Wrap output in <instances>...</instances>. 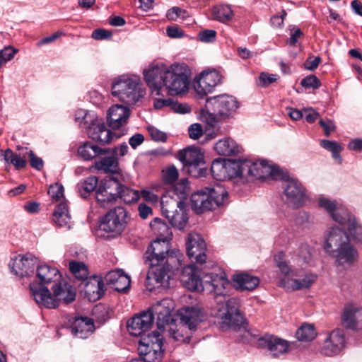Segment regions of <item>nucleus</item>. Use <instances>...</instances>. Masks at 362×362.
I'll use <instances>...</instances> for the list:
<instances>
[{"label":"nucleus","mask_w":362,"mask_h":362,"mask_svg":"<svg viewBox=\"0 0 362 362\" xmlns=\"http://www.w3.org/2000/svg\"><path fill=\"white\" fill-rule=\"evenodd\" d=\"M53 295L47 287L30 285V291L36 303L41 307L55 308L59 303L69 304L76 298V289L71 285L59 282L54 285Z\"/></svg>","instance_id":"5"},{"label":"nucleus","mask_w":362,"mask_h":362,"mask_svg":"<svg viewBox=\"0 0 362 362\" xmlns=\"http://www.w3.org/2000/svg\"><path fill=\"white\" fill-rule=\"evenodd\" d=\"M35 276L38 285L35 283H30L35 284L37 288L43 287V284H49L51 282H56L61 278L59 271L54 267H51L48 264H40L38 262L35 269Z\"/></svg>","instance_id":"25"},{"label":"nucleus","mask_w":362,"mask_h":362,"mask_svg":"<svg viewBox=\"0 0 362 362\" xmlns=\"http://www.w3.org/2000/svg\"><path fill=\"white\" fill-rule=\"evenodd\" d=\"M221 81V76L216 71H208L201 73L199 80L194 83V90L201 97L212 92Z\"/></svg>","instance_id":"20"},{"label":"nucleus","mask_w":362,"mask_h":362,"mask_svg":"<svg viewBox=\"0 0 362 362\" xmlns=\"http://www.w3.org/2000/svg\"><path fill=\"white\" fill-rule=\"evenodd\" d=\"M153 313L148 310L134 316L127 322L129 334L133 336H146L145 333L153 326Z\"/></svg>","instance_id":"19"},{"label":"nucleus","mask_w":362,"mask_h":362,"mask_svg":"<svg viewBox=\"0 0 362 362\" xmlns=\"http://www.w3.org/2000/svg\"><path fill=\"white\" fill-rule=\"evenodd\" d=\"M318 205L325 209L337 223L344 225L350 220V212L340 202L327 197H320Z\"/></svg>","instance_id":"13"},{"label":"nucleus","mask_w":362,"mask_h":362,"mask_svg":"<svg viewBox=\"0 0 362 362\" xmlns=\"http://www.w3.org/2000/svg\"><path fill=\"white\" fill-rule=\"evenodd\" d=\"M53 221L59 227L71 228V216L66 202L59 203L53 212Z\"/></svg>","instance_id":"34"},{"label":"nucleus","mask_w":362,"mask_h":362,"mask_svg":"<svg viewBox=\"0 0 362 362\" xmlns=\"http://www.w3.org/2000/svg\"><path fill=\"white\" fill-rule=\"evenodd\" d=\"M190 69L184 63H174L168 66L163 87L168 95H178L189 88Z\"/></svg>","instance_id":"8"},{"label":"nucleus","mask_w":362,"mask_h":362,"mask_svg":"<svg viewBox=\"0 0 362 362\" xmlns=\"http://www.w3.org/2000/svg\"><path fill=\"white\" fill-rule=\"evenodd\" d=\"M239 106L236 98L228 94L211 97L206 100V110L202 111L201 118L209 126L215 127L218 124V118L233 117Z\"/></svg>","instance_id":"4"},{"label":"nucleus","mask_w":362,"mask_h":362,"mask_svg":"<svg viewBox=\"0 0 362 362\" xmlns=\"http://www.w3.org/2000/svg\"><path fill=\"white\" fill-rule=\"evenodd\" d=\"M180 278L182 283L188 290L199 292L204 291L203 277L199 276L197 267L194 264H189L185 267Z\"/></svg>","instance_id":"23"},{"label":"nucleus","mask_w":362,"mask_h":362,"mask_svg":"<svg viewBox=\"0 0 362 362\" xmlns=\"http://www.w3.org/2000/svg\"><path fill=\"white\" fill-rule=\"evenodd\" d=\"M106 283L119 292L129 290L131 284L130 277L122 269L109 272L105 276Z\"/></svg>","instance_id":"27"},{"label":"nucleus","mask_w":362,"mask_h":362,"mask_svg":"<svg viewBox=\"0 0 362 362\" xmlns=\"http://www.w3.org/2000/svg\"><path fill=\"white\" fill-rule=\"evenodd\" d=\"M342 322L348 329H362V308L353 304L346 305L344 310Z\"/></svg>","instance_id":"26"},{"label":"nucleus","mask_w":362,"mask_h":362,"mask_svg":"<svg viewBox=\"0 0 362 362\" xmlns=\"http://www.w3.org/2000/svg\"><path fill=\"white\" fill-rule=\"evenodd\" d=\"M203 282L204 291L214 294L217 304V315L222 320L223 324L228 327L241 325L243 317L240 311V300L228 297L230 283L225 273L205 274L203 276Z\"/></svg>","instance_id":"1"},{"label":"nucleus","mask_w":362,"mask_h":362,"mask_svg":"<svg viewBox=\"0 0 362 362\" xmlns=\"http://www.w3.org/2000/svg\"><path fill=\"white\" fill-rule=\"evenodd\" d=\"M188 132L191 139H198L203 134V129L200 124L194 123L189 126Z\"/></svg>","instance_id":"64"},{"label":"nucleus","mask_w":362,"mask_h":362,"mask_svg":"<svg viewBox=\"0 0 362 362\" xmlns=\"http://www.w3.org/2000/svg\"><path fill=\"white\" fill-rule=\"evenodd\" d=\"M233 286L238 291H252L259 284V280L255 276L246 273L235 274L233 277Z\"/></svg>","instance_id":"32"},{"label":"nucleus","mask_w":362,"mask_h":362,"mask_svg":"<svg viewBox=\"0 0 362 362\" xmlns=\"http://www.w3.org/2000/svg\"><path fill=\"white\" fill-rule=\"evenodd\" d=\"M226 180L240 177L248 180L250 178L264 180L269 177L278 179L281 170L276 166L269 165L266 160L252 161L250 160H227Z\"/></svg>","instance_id":"3"},{"label":"nucleus","mask_w":362,"mask_h":362,"mask_svg":"<svg viewBox=\"0 0 362 362\" xmlns=\"http://www.w3.org/2000/svg\"><path fill=\"white\" fill-rule=\"evenodd\" d=\"M316 276L312 274H307L302 279H282L279 285L286 290L297 291L309 288L315 281Z\"/></svg>","instance_id":"33"},{"label":"nucleus","mask_w":362,"mask_h":362,"mask_svg":"<svg viewBox=\"0 0 362 362\" xmlns=\"http://www.w3.org/2000/svg\"><path fill=\"white\" fill-rule=\"evenodd\" d=\"M214 148L219 155L228 156L237 155L241 151V147L230 138L219 140Z\"/></svg>","instance_id":"36"},{"label":"nucleus","mask_w":362,"mask_h":362,"mask_svg":"<svg viewBox=\"0 0 362 362\" xmlns=\"http://www.w3.org/2000/svg\"><path fill=\"white\" fill-rule=\"evenodd\" d=\"M320 146L325 150L332 153V158L339 164L342 163V158L340 153L344 150V147L335 141L321 140Z\"/></svg>","instance_id":"44"},{"label":"nucleus","mask_w":362,"mask_h":362,"mask_svg":"<svg viewBox=\"0 0 362 362\" xmlns=\"http://www.w3.org/2000/svg\"><path fill=\"white\" fill-rule=\"evenodd\" d=\"M105 154H112L117 159L118 157L124 156L128 151V146L127 144L123 143L119 146L114 148H105Z\"/></svg>","instance_id":"59"},{"label":"nucleus","mask_w":362,"mask_h":362,"mask_svg":"<svg viewBox=\"0 0 362 362\" xmlns=\"http://www.w3.org/2000/svg\"><path fill=\"white\" fill-rule=\"evenodd\" d=\"M300 84L302 86L308 88L316 89L321 86V83L315 75H309L302 79Z\"/></svg>","instance_id":"60"},{"label":"nucleus","mask_w":362,"mask_h":362,"mask_svg":"<svg viewBox=\"0 0 362 362\" xmlns=\"http://www.w3.org/2000/svg\"><path fill=\"white\" fill-rule=\"evenodd\" d=\"M163 341L162 342H156L153 345V349L151 351H148L146 346H142L141 347H138V351L141 356H142V359L146 362H160L163 357Z\"/></svg>","instance_id":"37"},{"label":"nucleus","mask_w":362,"mask_h":362,"mask_svg":"<svg viewBox=\"0 0 362 362\" xmlns=\"http://www.w3.org/2000/svg\"><path fill=\"white\" fill-rule=\"evenodd\" d=\"M187 254L189 257L196 262L203 264L206 262V255L205 254L206 245L198 233H189L186 242Z\"/></svg>","instance_id":"16"},{"label":"nucleus","mask_w":362,"mask_h":362,"mask_svg":"<svg viewBox=\"0 0 362 362\" xmlns=\"http://www.w3.org/2000/svg\"><path fill=\"white\" fill-rule=\"evenodd\" d=\"M296 335L299 341H310L315 339L317 333L313 325L304 324L297 330Z\"/></svg>","instance_id":"49"},{"label":"nucleus","mask_w":362,"mask_h":362,"mask_svg":"<svg viewBox=\"0 0 362 362\" xmlns=\"http://www.w3.org/2000/svg\"><path fill=\"white\" fill-rule=\"evenodd\" d=\"M156 342H162V338L159 331H153L151 334H148L146 336L142 337L139 341V347L144 346L148 348L146 352L153 349V345Z\"/></svg>","instance_id":"53"},{"label":"nucleus","mask_w":362,"mask_h":362,"mask_svg":"<svg viewBox=\"0 0 362 362\" xmlns=\"http://www.w3.org/2000/svg\"><path fill=\"white\" fill-rule=\"evenodd\" d=\"M169 250V242L161 238L154 240L144 255V263L148 267L145 285L151 291L161 286H169L173 260V257L168 255Z\"/></svg>","instance_id":"2"},{"label":"nucleus","mask_w":362,"mask_h":362,"mask_svg":"<svg viewBox=\"0 0 362 362\" xmlns=\"http://www.w3.org/2000/svg\"><path fill=\"white\" fill-rule=\"evenodd\" d=\"M128 223V214L126 209L117 206L108 212L100 221V230L115 238L119 235L126 228Z\"/></svg>","instance_id":"10"},{"label":"nucleus","mask_w":362,"mask_h":362,"mask_svg":"<svg viewBox=\"0 0 362 362\" xmlns=\"http://www.w3.org/2000/svg\"><path fill=\"white\" fill-rule=\"evenodd\" d=\"M48 194L52 199L57 201L64 197V187L59 183L52 185L49 187Z\"/></svg>","instance_id":"62"},{"label":"nucleus","mask_w":362,"mask_h":362,"mask_svg":"<svg viewBox=\"0 0 362 362\" xmlns=\"http://www.w3.org/2000/svg\"><path fill=\"white\" fill-rule=\"evenodd\" d=\"M83 291L89 301L95 302L99 300L105 291L102 278L94 276L85 283Z\"/></svg>","instance_id":"29"},{"label":"nucleus","mask_w":362,"mask_h":362,"mask_svg":"<svg viewBox=\"0 0 362 362\" xmlns=\"http://www.w3.org/2000/svg\"><path fill=\"white\" fill-rule=\"evenodd\" d=\"M348 243L349 238L346 233L339 227H332L326 237L324 248L332 255Z\"/></svg>","instance_id":"24"},{"label":"nucleus","mask_w":362,"mask_h":362,"mask_svg":"<svg viewBox=\"0 0 362 362\" xmlns=\"http://www.w3.org/2000/svg\"><path fill=\"white\" fill-rule=\"evenodd\" d=\"M161 210L163 214L166 217L181 206H185V203H182L180 200L165 192L160 200Z\"/></svg>","instance_id":"39"},{"label":"nucleus","mask_w":362,"mask_h":362,"mask_svg":"<svg viewBox=\"0 0 362 362\" xmlns=\"http://www.w3.org/2000/svg\"><path fill=\"white\" fill-rule=\"evenodd\" d=\"M185 206H181L165 217L172 226L182 230L185 228L188 216L185 209Z\"/></svg>","instance_id":"40"},{"label":"nucleus","mask_w":362,"mask_h":362,"mask_svg":"<svg viewBox=\"0 0 362 362\" xmlns=\"http://www.w3.org/2000/svg\"><path fill=\"white\" fill-rule=\"evenodd\" d=\"M166 16L170 21H177L179 18L184 20L189 17V13L185 9L174 6L168 11Z\"/></svg>","instance_id":"56"},{"label":"nucleus","mask_w":362,"mask_h":362,"mask_svg":"<svg viewBox=\"0 0 362 362\" xmlns=\"http://www.w3.org/2000/svg\"><path fill=\"white\" fill-rule=\"evenodd\" d=\"M177 158L183 164V170L194 177L206 175L207 170L203 167L204 155L200 149L189 147L178 152Z\"/></svg>","instance_id":"11"},{"label":"nucleus","mask_w":362,"mask_h":362,"mask_svg":"<svg viewBox=\"0 0 362 362\" xmlns=\"http://www.w3.org/2000/svg\"><path fill=\"white\" fill-rule=\"evenodd\" d=\"M211 173L216 180L223 181L226 180L227 176V160L216 159L211 166Z\"/></svg>","instance_id":"43"},{"label":"nucleus","mask_w":362,"mask_h":362,"mask_svg":"<svg viewBox=\"0 0 362 362\" xmlns=\"http://www.w3.org/2000/svg\"><path fill=\"white\" fill-rule=\"evenodd\" d=\"M86 133L89 138L102 145L110 144L114 136L103 119L98 117L86 127Z\"/></svg>","instance_id":"18"},{"label":"nucleus","mask_w":362,"mask_h":362,"mask_svg":"<svg viewBox=\"0 0 362 362\" xmlns=\"http://www.w3.org/2000/svg\"><path fill=\"white\" fill-rule=\"evenodd\" d=\"M228 192L220 185L194 193L191 197L192 208L197 214L216 209L224 204Z\"/></svg>","instance_id":"7"},{"label":"nucleus","mask_w":362,"mask_h":362,"mask_svg":"<svg viewBox=\"0 0 362 362\" xmlns=\"http://www.w3.org/2000/svg\"><path fill=\"white\" fill-rule=\"evenodd\" d=\"M95 168L105 173L115 174L119 170L117 158L112 154L101 158L95 163Z\"/></svg>","instance_id":"38"},{"label":"nucleus","mask_w":362,"mask_h":362,"mask_svg":"<svg viewBox=\"0 0 362 362\" xmlns=\"http://www.w3.org/2000/svg\"><path fill=\"white\" fill-rule=\"evenodd\" d=\"M118 198L122 199L125 203L130 204L136 202L139 199V192L122 183V187L120 188Z\"/></svg>","instance_id":"52"},{"label":"nucleus","mask_w":362,"mask_h":362,"mask_svg":"<svg viewBox=\"0 0 362 362\" xmlns=\"http://www.w3.org/2000/svg\"><path fill=\"white\" fill-rule=\"evenodd\" d=\"M258 341V346L267 349L274 357H278L289 350L288 341L276 336L266 334L260 337Z\"/></svg>","instance_id":"21"},{"label":"nucleus","mask_w":362,"mask_h":362,"mask_svg":"<svg viewBox=\"0 0 362 362\" xmlns=\"http://www.w3.org/2000/svg\"><path fill=\"white\" fill-rule=\"evenodd\" d=\"M211 12L214 19L223 23L230 21L233 17V12L228 5L216 6Z\"/></svg>","instance_id":"45"},{"label":"nucleus","mask_w":362,"mask_h":362,"mask_svg":"<svg viewBox=\"0 0 362 362\" xmlns=\"http://www.w3.org/2000/svg\"><path fill=\"white\" fill-rule=\"evenodd\" d=\"M216 32L214 30L206 29L199 33L197 38L202 42H212L216 40Z\"/></svg>","instance_id":"61"},{"label":"nucleus","mask_w":362,"mask_h":362,"mask_svg":"<svg viewBox=\"0 0 362 362\" xmlns=\"http://www.w3.org/2000/svg\"><path fill=\"white\" fill-rule=\"evenodd\" d=\"M151 228L153 231L162 237L167 238L171 234L170 229L161 218H155L150 223Z\"/></svg>","instance_id":"50"},{"label":"nucleus","mask_w":362,"mask_h":362,"mask_svg":"<svg viewBox=\"0 0 362 362\" xmlns=\"http://www.w3.org/2000/svg\"><path fill=\"white\" fill-rule=\"evenodd\" d=\"M305 198V189L300 182L292 180L286 184L283 199L288 206L299 208L303 206Z\"/></svg>","instance_id":"15"},{"label":"nucleus","mask_w":362,"mask_h":362,"mask_svg":"<svg viewBox=\"0 0 362 362\" xmlns=\"http://www.w3.org/2000/svg\"><path fill=\"white\" fill-rule=\"evenodd\" d=\"M332 255L336 257L337 264L341 266H351L357 261L358 257L357 250L350 244V242Z\"/></svg>","instance_id":"30"},{"label":"nucleus","mask_w":362,"mask_h":362,"mask_svg":"<svg viewBox=\"0 0 362 362\" xmlns=\"http://www.w3.org/2000/svg\"><path fill=\"white\" fill-rule=\"evenodd\" d=\"M104 189L105 188L100 184L95 194L97 202L103 206H105V204L112 203L117 199V198H115V194L109 192L108 190L106 191V189Z\"/></svg>","instance_id":"54"},{"label":"nucleus","mask_w":362,"mask_h":362,"mask_svg":"<svg viewBox=\"0 0 362 362\" xmlns=\"http://www.w3.org/2000/svg\"><path fill=\"white\" fill-rule=\"evenodd\" d=\"M119 175L117 176H111L106 179H104L100 183L104 189L106 191H109L112 194H115V198H118V194L119 193L120 188L122 187V182L119 180Z\"/></svg>","instance_id":"47"},{"label":"nucleus","mask_w":362,"mask_h":362,"mask_svg":"<svg viewBox=\"0 0 362 362\" xmlns=\"http://www.w3.org/2000/svg\"><path fill=\"white\" fill-rule=\"evenodd\" d=\"M168 66L163 63L153 64L144 71L145 80L148 86L153 91H156L157 95H160V91L163 88L165 75Z\"/></svg>","instance_id":"14"},{"label":"nucleus","mask_w":362,"mask_h":362,"mask_svg":"<svg viewBox=\"0 0 362 362\" xmlns=\"http://www.w3.org/2000/svg\"><path fill=\"white\" fill-rule=\"evenodd\" d=\"M94 325L87 317L76 318L71 326V333L76 337L86 339L93 332Z\"/></svg>","instance_id":"31"},{"label":"nucleus","mask_w":362,"mask_h":362,"mask_svg":"<svg viewBox=\"0 0 362 362\" xmlns=\"http://www.w3.org/2000/svg\"><path fill=\"white\" fill-rule=\"evenodd\" d=\"M276 266L280 272L285 276H300L301 275L295 269H291L288 264L283 259V255L279 254L275 257Z\"/></svg>","instance_id":"55"},{"label":"nucleus","mask_w":362,"mask_h":362,"mask_svg":"<svg viewBox=\"0 0 362 362\" xmlns=\"http://www.w3.org/2000/svg\"><path fill=\"white\" fill-rule=\"evenodd\" d=\"M175 304L173 300L165 298L155 303L149 312L153 313V317L157 316V327L159 329L164 328L165 325H168L173 320L171 313L173 310Z\"/></svg>","instance_id":"17"},{"label":"nucleus","mask_w":362,"mask_h":362,"mask_svg":"<svg viewBox=\"0 0 362 362\" xmlns=\"http://www.w3.org/2000/svg\"><path fill=\"white\" fill-rule=\"evenodd\" d=\"M17 50L11 46H8L3 49L0 50V66L4 63L10 61L14 57Z\"/></svg>","instance_id":"58"},{"label":"nucleus","mask_w":362,"mask_h":362,"mask_svg":"<svg viewBox=\"0 0 362 362\" xmlns=\"http://www.w3.org/2000/svg\"><path fill=\"white\" fill-rule=\"evenodd\" d=\"M345 346V336L344 332L340 329L332 331L326 338L321 353L327 356L337 355Z\"/></svg>","instance_id":"22"},{"label":"nucleus","mask_w":362,"mask_h":362,"mask_svg":"<svg viewBox=\"0 0 362 362\" xmlns=\"http://www.w3.org/2000/svg\"><path fill=\"white\" fill-rule=\"evenodd\" d=\"M69 271L75 279L81 281H85L89 276L88 266L78 261L72 260L69 263Z\"/></svg>","instance_id":"42"},{"label":"nucleus","mask_w":362,"mask_h":362,"mask_svg":"<svg viewBox=\"0 0 362 362\" xmlns=\"http://www.w3.org/2000/svg\"><path fill=\"white\" fill-rule=\"evenodd\" d=\"M141 80L137 76L122 75L112 85V94L120 101L132 105L144 97L145 91L141 88Z\"/></svg>","instance_id":"6"},{"label":"nucleus","mask_w":362,"mask_h":362,"mask_svg":"<svg viewBox=\"0 0 362 362\" xmlns=\"http://www.w3.org/2000/svg\"><path fill=\"white\" fill-rule=\"evenodd\" d=\"M180 315L183 325L177 329L170 327V337L178 342H189L190 337L189 334H184L183 327L186 326L189 330H195L198 324L204 320V312L199 307H186L180 310Z\"/></svg>","instance_id":"9"},{"label":"nucleus","mask_w":362,"mask_h":362,"mask_svg":"<svg viewBox=\"0 0 362 362\" xmlns=\"http://www.w3.org/2000/svg\"><path fill=\"white\" fill-rule=\"evenodd\" d=\"M96 117L97 116L94 112L80 109L76 112L74 119L81 127L86 129V127L91 124Z\"/></svg>","instance_id":"48"},{"label":"nucleus","mask_w":362,"mask_h":362,"mask_svg":"<svg viewBox=\"0 0 362 362\" xmlns=\"http://www.w3.org/2000/svg\"><path fill=\"white\" fill-rule=\"evenodd\" d=\"M98 182V180L96 176L88 177L86 180L80 182L78 184V189L81 195L86 197L90 192L95 189Z\"/></svg>","instance_id":"51"},{"label":"nucleus","mask_w":362,"mask_h":362,"mask_svg":"<svg viewBox=\"0 0 362 362\" xmlns=\"http://www.w3.org/2000/svg\"><path fill=\"white\" fill-rule=\"evenodd\" d=\"M279 78L278 75L262 72L258 78L257 84L261 87H267L276 82Z\"/></svg>","instance_id":"57"},{"label":"nucleus","mask_w":362,"mask_h":362,"mask_svg":"<svg viewBox=\"0 0 362 362\" xmlns=\"http://www.w3.org/2000/svg\"><path fill=\"white\" fill-rule=\"evenodd\" d=\"M148 131L151 136V139L155 141L164 142L167 139V134L154 127H149L148 128Z\"/></svg>","instance_id":"63"},{"label":"nucleus","mask_w":362,"mask_h":362,"mask_svg":"<svg viewBox=\"0 0 362 362\" xmlns=\"http://www.w3.org/2000/svg\"><path fill=\"white\" fill-rule=\"evenodd\" d=\"M346 226L350 236L354 240L362 242V226L356 220V218L350 214V220L346 222Z\"/></svg>","instance_id":"46"},{"label":"nucleus","mask_w":362,"mask_h":362,"mask_svg":"<svg viewBox=\"0 0 362 362\" xmlns=\"http://www.w3.org/2000/svg\"><path fill=\"white\" fill-rule=\"evenodd\" d=\"M105 148H100L90 141L84 142L78 148V155L85 160H90L105 154Z\"/></svg>","instance_id":"35"},{"label":"nucleus","mask_w":362,"mask_h":362,"mask_svg":"<svg viewBox=\"0 0 362 362\" xmlns=\"http://www.w3.org/2000/svg\"><path fill=\"white\" fill-rule=\"evenodd\" d=\"M130 115L128 107L122 105H114L108 111L107 121L112 129H119L127 123Z\"/></svg>","instance_id":"28"},{"label":"nucleus","mask_w":362,"mask_h":362,"mask_svg":"<svg viewBox=\"0 0 362 362\" xmlns=\"http://www.w3.org/2000/svg\"><path fill=\"white\" fill-rule=\"evenodd\" d=\"M38 262V259L32 254L18 255L12 259L10 267L17 276L30 277L34 275Z\"/></svg>","instance_id":"12"},{"label":"nucleus","mask_w":362,"mask_h":362,"mask_svg":"<svg viewBox=\"0 0 362 362\" xmlns=\"http://www.w3.org/2000/svg\"><path fill=\"white\" fill-rule=\"evenodd\" d=\"M166 192L180 200L182 203H185L189 194L188 180L185 178L182 179Z\"/></svg>","instance_id":"41"}]
</instances>
